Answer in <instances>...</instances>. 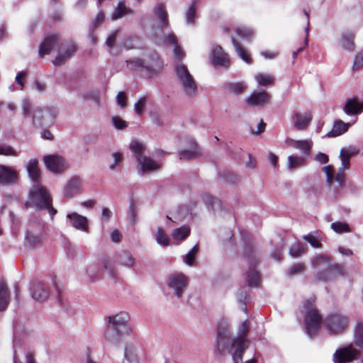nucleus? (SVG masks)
Listing matches in <instances>:
<instances>
[{"mask_svg":"<svg viewBox=\"0 0 363 363\" xmlns=\"http://www.w3.org/2000/svg\"><path fill=\"white\" fill-rule=\"evenodd\" d=\"M198 252L199 245H196L183 257V262L189 267L194 266Z\"/></svg>","mask_w":363,"mask_h":363,"instance_id":"nucleus-40","label":"nucleus"},{"mask_svg":"<svg viewBox=\"0 0 363 363\" xmlns=\"http://www.w3.org/2000/svg\"><path fill=\"white\" fill-rule=\"evenodd\" d=\"M118 30H113L106 38V44L110 52L111 51L114 46Z\"/></svg>","mask_w":363,"mask_h":363,"instance_id":"nucleus-61","label":"nucleus"},{"mask_svg":"<svg viewBox=\"0 0 363 363\" xmlns=\"http://www.w3.org/2000/svg\"><path fill=\"white\" fill-rule=\"evenodd\" d=\"M84 276L86 280L91 282H96L102 279L103 274L99 261L97 263L94 262L86 265Z\"/></svg>","mask_w":363,"mask_h":363,"instance_id":"nucleus-21","label":"nucleus"},{"mask_svg":"<svg viewBox=\"0 0 363 363\" xmlns=\"http://www.w3.org/2000/svg\"><path fill=\"white\" fill-rule=\"evenodd\" d=\"M43 160L46 167L53 173H60L67 167L63 157L57 155L45 156Z\"/></svg>","mask_w":363,"mask_h":363,"instance_id":"nucleus-15","label":"nucleus"},{"mask_svg":"<svg viewBox=\"0 0 363 363\" xmlns=\"http://www.w3.org/2000/svg\"><path fill=\"white\" fill-rule=\"evenodd\" d=\"M303 239L314 247H320L321 246L319 238L313 235L312 234L304 235Z\"/></svg>","mask_w":363,"mask_h":363,"instance_id":"nucleus-59","label":"nucleus"},{"mask_svg":"<svg viewBox=\"0 0 363 363\" xmlns=\"http://www.w3.org/2000/svg\"><path fill=\"white\" fill-rule=\"evenodd\" d=\"M167 13L163 5L160 4V44L172 47L175 58L181 60L184 57L185 53L179 46L175 34L172 30H167Z\"/></svg>","mask_w":363,"mask_h":363,"instance_id":"nucleus-5","label":"nucleus"},{"mask_svg":"<svg viewBox=\"0 0 363 363\" xmlns=\"http://www.w3.org/2000/svg\"><path fill=\"white\" fill-rule=\"evenodd\" d=\"M43 237V225L40 222H38L36 227L31 228L26 231V240L28 244L32 247L39 245L42 241Z\"/></svg>","mask_w":363,"mask_h":363,"instance_id":"nucleus-20","label":"nucleus"},{"mask_svg":"<svg viewBox=\"0 0 363 363\" xmlns=\"http://www.w3.org/2000/svg\"><path fill=\"white\" fill-rule=\"evenodd\" d=\"M311 263L316 267L321 263L330 264V257L326 255H319L312 258Z\"/></svg>","mask_w":363,"mask_h":363,"instance_id":"nucleus-53","label":"nucleus"},{"mask_svg":"<svg viewBox=\"0 0 363 363\" xmlns=\"http://www.w3.org/2000/svg\"><path fill=\"white\" fill-rule=\"evenodd\" d=\"M237 33L241 38L246 39L250 38L254 35V32L252 29L244 26L238 28Z\"/></svg>","mask_w":363,"mask_h":363,"instance_id":"nucleus-56","label":"nucleus"},{"mask_svg":"<svg viewBox=\"0 0 363 363\" xmlns=\"http://www.w3.org/2000/svg\"><path fill=\"white\" fill-rule=\"evenodd\" d=\"M249 341L245 337H237L233 340L232 348L234 350L233 359L234 363H241L242 355L249 347Z\"/></svg>","mask_w":363,"mask_h":363,"instance_id":"nucleus-16","label":"nucleus"},{"mask_svg":"<svg viewBox=\"0 0 363 363\" xmlns=\"http://www.w3.org/2000/svg\"><path fill=\"white\" fill-rule=\"evenodd\" d=\"M58 45L59 38L57 35L52 34L45 37L39 48L40 57H42L45 55H48Z\"/></svg>","mask_w":363,"mask_h":363,"instance_id":"nucleus-24","label":"nucleus"},{"mask_svg":"<svg viewBox=\"0 0 363 363\" xmlns=\"http://www.w3.org/2000/svg\"><path fill=\"white\" fill-rule=\"evenodd\" d=\"M124 335H125V333H122V331L116 328V326H113L109 323L105 330L104 337L108 343L116 345L121 342Z\"/></svg>","mask_w":363,"mask_h":363,"instance_id":"nucleus-29","label":"nucleus"},{"mask_svg":"<svg viewBox=\"0 0 363 363\" xmlns=\"http://www.w3.org/2000/svg\"><path fill=\"white\" fill-rule=\"evenodd\" d=\"M18 180L17 173L13 169L0 165V184L4 186H11L16 183Z\"/></svg>","mask_w":363,"mask_h":363,"instance_id":"nucleus-25","label":"nucleus"},{"mask_svg":"<svg viewBox=\"0 0 363 363\" xmlns=\"http://www.w3.org/2000/svg\"><path fill=\"white\" fill-rule=\"evenodd\" d=\"M246 281L250 286H258L259 284V276L258 272L252 267L249 269L246 274Z\"/></svg>","mask_w":363,"mask_h":363,"instance_id":"nucleus-42","label":"nucleus"},{"mask_svg":"<svg viewBox=\"0 0 363 363\" xmlns=\"http://www.w3.org/2000/svg\"><path fill=\"white\" fill-rule=\"evenodd\" d=\"M137 212L135 203L133 200H131L129 204L128 214V219L130 223L135 224L137 222Z\"/></svg>","mask_w":363,"mask_h":363,"instance_id":"nucleus-50","label":"nucleus"},{"mask_svg":"<svg viewBox=\"0 0 363 363\" xmlns=\"http://www.w3.org/2000/svg\"><path fill=\"white\" fill-rule=\"evenodd\" d=\"M359 354V351L352 345L340 348L333 354L335 363H345L352 361Z\"/></svg>","mask_w":363,"mask_h":363,"instance_id":"nucleus-14","label":"nucleus"},{"mask_svg":"<svg viewBox=\"0 0 363 363\" xmlns=\"http://www.w3.org/2000/svg\"><path fill=\"white\" fill-rule=\"evenodd\" d=\"M21 104L23 118L29 119L33 125L52 123L57 116V111L54 107H36L32 109L28 99H23Z\"/></svg>","mask_w":363,"mask_h":363,"instance_id":"nucleus-2","label":"nucleus"},{"mask_svg":"<svg viewBox=\"0 0 363 363\" xmlns=\"http://www.w3.org/2000/svg\"><path fill=\"white\" fill-rule=\"evenodd\" d=\"M138 39L136 37H129L123 40V46L126 50L133 49L137 44Z\"/></svg>","mask_w":363,"mask_h":363,"instance_id":"nucleus-62","label":"nucleus"},{"mask_svg":"<svg viewBox=\"0 0 363 363\" xmlns=\"http://www.w3.org/2000/svg\"><path fill=\"white\" fill-rule=\"evenodd\" d=\"M363 68V50L358 52L354 59L352 67V71H357Z\"/></svg>","mask_w":363,"mask_h":363,"instance_id":"nucleus-54","label":"nucleus"},{"mask_svg":"<svg viewBox=\"0 0 363 363\" xmlns=\"http://www.w3.org/2000/svg\"><path fill=\"white\" fill-rule=\"evenodd\" d=\"M324 324L330 334L338 335L347 328L349 324V318L344 314L334 313L327 316L324 320Z\"/></svg>","mask_w":363,"mask_h":363,"instance_id":"nucleus-9","label":"nucleus"},{"mask_svg":"<svg viewBox=\"0 0 363 363\" xmlns=\"http://www.w3.org/2000/svg\"><path fill=\"white\" fill-rule=\"evenodd\" d=\"M191 229L189 225H183L172 230V237L176 242L184 240L190 235Z\"/></svg>","mask_w":363,"mask_h":363,"instance_id":"nucleus-37","label":"nucleus"},{"mask_svg":"<svg viewBox=\"0 0 363 363\" xmlns=\"http://www.w3.org/2000/svg\"><path fill=\"white\" fill-rule=\"evenodd\" d=\"M82 192L81 180L79 177L72 178L67 184L64 189L65 197H72Z\"/></svg>","mask_w":363,"mask_h":363,"instance_id":"nucleus-32","label":"nucleus"},{"mask_svg":"<svg viewBox=\"0 0 363 363\" xmlns=\"http://www.w3.org/2000/svg\"><path fill=\"white\" fill-rule=\"evenodd\" d=\"M26 208L35 207L37 210L47 209L51 218L57 213L52 207V199L48 190L40 183L33 184L29 191V201L26 203Z\"/></svg>","mask_w":363,"mask_h":363,"instance_id":"nucleus-3","label":"nucleus"},{"mask_svg":"<svg viewBox=\"0 0 363 363\" xmlns=\"http://www.w3.org/2000/svg\"><path fill=\"white\" fill-rule=\"evenodd\" d=\"M331 228L337 233L350 232V228L346 223L335 222L331 224Z\"/></svg>","mask_w":363,"mask_h":363,"instance_id":"nucleus-52","label":"nucleus"},{"mask_svg":"<svg viewBox=\"0 0 363 363\" xmlns=\"http://www.w3.org/2000/svg\"><path fill=\"white\" fill-rule=\"evenodd\" d=\"M122 154L119 152H115L112 154V157L113 159V162L112 164L109 165V169L111 171H115L117 166H119L121 160H122Z\"/></svg>","mask_w":363,"mask_h":363,"instance_id":"nucleus-58","label":"nucleus"},{"mask_svg":"<svg viewBox=\"0 0 363 363\" xmlns=\"http://www.w3.org/2000/svg\"><path fill=\"white\" fill-rule=\"evenodd\" d=\"M133 11L131 9L125 5L124 1H119L117 6L114 9L111 18L113 20H117L123 17L125 15L133 14Z\"/></svg>","mask_w":363,"mask_h":363,"instance_id":"nucleus-35","label":"nucleus"},{"mask_svg":"<svg viewBox=\"0 0 363 363\" xmlns=\"http://www.w3.org/2000/svg\"><path fill=\"white\" fill-rule=\"evenodd\" d=\"M312 300H308L304 303V307L306 309V315L304 318L305 329L306 333L310 336L315 335L320 328L321 323V316L318 311L313 307Z\"/></svg>","mask_w":363,"mask_h":363,"instance_id":"nucleus-8","label":"nucleus"},{"mask_svg":"<svg viewBox=\"0 0 363 363\" xmlns=\"http://www.w3.org/2000/svg\"><path fill=\"white\" fill-rule=\"evenodd\" d=\"M130 315L125 311H120L116 314L108 317V322L113 326H116L125 334H129L132 332V328L129 324Z\"/></svg>","mask_w":363,"mask_h":363,"instance_id":"nucleus-11","label":"nucleus"},{"mask_svg":"<svg viewBox=\"0 0 363 363\" xmlns=\"http://www.w3.org/2000/svg\"><path fill=\"white\" fill-rule=\"evenodd\" d=\"M228 91L234 95L240 94L246 87L244 82H233L225 85Z\"/></svg>","mask_w":363,"mask_h":363,"instance_id":"nucleus-44","label":"nucleus"},{"mask_svg":"<svg viewBox=\"0 0 363 363\" xmlns=\"http://www.w3.org/2000/svg\"><path fill=\"white\" fill-rule=\"evenodd\" d=\"M354 342L357 346L363 349V323H358L354 330Z\"/></svg>","mask_w":363,"mask_h":363,"instance_id":"nucleus-47","label":"nucleus"},{"mask_svg":"<svg viewBox=\"0 0 363 363\" xmlns=\"http://www.w3.org/2000/svg\"><path fill=\"white\" fill-rule=\"evenodd\" d=\"M30 294L33 299L43 302L48 298L49 290L44 283L36 281L30 287Z\"/></svg>","mask_w":363,"mask_h":363,"instance_id":"nucleus-22","label":"nucleus"},{"mask_svg":"<svg viewBox=\"0 0 363 363\" xmlns=\"http://www.w3.org/2000/svg\"><path fill=\"white\" fill-rule=\"evenodd\" d=\"M76 45L72 41L62 43L58 50L57 55L52 60L55 66H60L68 60L76 52Z\"/></svg>","mask_w":363,"mask_h":363,"instance_id":"nucleus-12","label":"nucleus"},{"mask_svg":"<svg viewBox=\"0 0 363 363\" xmlns=\"http://www.w3.org/2000/svg\"><path fill=\"white\" fill-rule=\"evenodd\" d=\"M311 121V114L308 113H294L291 117V121L295 128L298 130H304L307 128Z\"/></svg>","mask_w":363,"mask_h":363,"instance_id":"nucleus-31","label":"nucleus"},{"mask_svg":"<svg viewBox=\"0 0 363 363\" xmlns=\"http://www.w3.org/2000/svg\"><path fill=\"white\" fill-rule=\"evenodd\" d=\"M250 329V322L247 320L242 322L238 332V337H245L246 338V335Z\"/></svg>","mask_w":363,"mask_h":363,"instance_id":"nucleus-63","label":"nucleus"},{"mask_svg":"<svg viewBox=\"0 0 363 363\" xmlns=\"http://www.w3.org/2000/svg\"><path fill=\"white\" fill-rule=\"evenodd\" d=\"M212 63L214 66L227 68L230 60L226 53H224L220 45H216L212 50Z\"/></svg>","mask_w":363,"mask_h":363,"instance_id":"nucleus-27","label":"nucleus"},{"mask_svg":"<svg viewBox=\"0 0 363 363\" xmlns=\"http://www.w3.org/2000/svg\"><path fill=\"white\" fill-rule=\"evenodd\" d=\"M199 155V148L195 142L192 143V146L190 150H182L179 152L180 158L191 159L196 157Z\"/></svg>","mask_w":363,"mask_h":363,"instance_id":"nucleus-43","label":"nucleus"},{"mask_svg":"<svg viewBox=\"0 0 363 363\" xmlns=\"http://www.w3.org/2000/svg\"><path fill=\"white\" fill-rule=\"evenodd\" d=\"M306 252V247L301 244H295L290 248V255L294 257H297Z\"/></svg>","mask_w":363,"mask_h":363,"instance_id":"nucleus-55","label":"nucleus"},{"mask_svg":"<svg viewBox=\"0 0 363 363\" xmlns=\"http://www.w3.org/2000/svg\"><path fill=\"white\" fill-rule=\"evenodd\" d=\"M343 272L344 268L342 265L330 264L326 271L315 275V279L318 281H327L335 278L337 276L342 275Z\"/></svg>","mask_w":363,"mask_h":363,"instance_id":"nucleus-18","label":"nucleus"},{"mask_svg":"<svg viewBox=\"0 0 363 363\" xmlns=\"http://www.w3.org/2000/svg\"><path fill=\"white\" fill-rule=\"evenodd\" d=\"M28 174L33 184L39 183L40 176V169L38 167V160L33 159L28 161L26 165Z\"/></svg>","mask_w":363,"mask_h":363,"instance_id":"nucleus-33","label":"nucleus"},{"mask_svg":"<svg viewBox=\"0 0 363 363\" xmlns=\"http://www.w3.org/2000/svg\"><path fill=\"white\" fill-rule=\"evenodd\" d=\"M233 44L236 50L238 55L247 63H251V58L246 50L240 45V44L235 41V39H232Z\"/></svg>","mask_w":363,"mask_h":363,"instance_id":"nucleus-46","label":"nucleus"},{"mask_svg":"<svg viewBox=\"0 0 363 363\" xmlns=\"http://www.w3.org/2000/svg\"><path fill=\"white\" fill-rule=\"evenodd\" d=\"M174 71L182 94L188 99L194 98L198 86L187 67L183 63L177 62L174 65Z\"/></svg>","mask_w":363,"mask_h":363,"instance_id":"nucleus-6","label":"nucleus"},{"mask_svg":"<svg viewBox=\"0 0 363 363\" xmlns=\"http://www.w3.org/2000/svg\"><path fill=\"white\" fill-rule=\"evenodd\" d=\"M9 291L3 281H0V311L5 310L9 303Z\"/></svg>","mask_w":363,"mask_h":363,"instance_id":"nucleus-38","label":"nucleus"},{"mask_svg":"<svg viewBox=\"0 0 363 363\" xmlns=\"http://www.w3.org/2000/svg\"><path fill=\"white\" fill-rule=\"evenodd\" d=\"M0 155L17 156V153L12 147L7 145H0Z\"/></svg>","mask_w":363,"mask_h":363,"instance_id":"nucleus-57","label":"nucleus"},{"mask_svg":"<svg viewBox=\"0 0 363 363\" xmlns=\"http://www.w3.org/2000/svg\"><path fill=\"white\" fill-rule=\"evenodd\" d=\"M158 60L157 53H152L144 60L135 58L127 60L126 65L130 69L139 70L143 77L150 78L156 74L154 67L157 65Z\"/></svg>","mask_w":363,"mask_h":363,"instance_id":"nucleus-7","label":"nucleus"},{"mask_svg":"<svg viewBox=\"0 0 363 363\" xmlns=\"http://www.w3.org/2000/svg\"><path fill=\"white\" fill-rule=\"evenodd\" d=\"M152 103L151 97L148 95L141 96L139 100L134 104V110L135 113L140 116L143 113L144 108L147 104Z\"/></svg>","mask_w":363,"mask_h":363,"instance_id":"nucleus-39","label":"nucleus"},{"mask_svg":"<svg viewBox=\"0 0 363 363\" xmlns=\"http://www.w3.org/2000/svg\"><path fill=\"white\" fill-rule=\"evenodd\" d=\"M102 274L106 273L109 279L116 281L119 279V271L116 267V262L113 257L104 256L99 259Z\"/></svg>","mask_w":363,"mask_h":363,"instance_id":"nucleus-13","label":"nucleus"},{"mask_svg":"<svg viewBox=\"0 0 363 363\" xmlns=\"http://www.w3.org/2000/svg\"><path fill=\"white\" fill-rule=\"evenodd\" d=\"M350 126V123H344L338 120L336 121L330 131L327 133L328 137H337L345 133Z\"/></svg>","mask_w":363,"mask_h":363,"instance_id":"nucleus-36","label":"nucleus"},{"mask_svg":"<svg viewBox=\"0 0 363 363\" xmlns=\"http://www.w3.org/2000/svg\"><path fill=\"white\" fill-rule=\"evenodd\" d=\"M354 35L350 31L343 33L340 40V45L345 50L352 52L354 50Z\"/></svg>","mask_w":363,"mask_h":363,"instance_id":"nucleus-34","label":"nucleus"},{"mask_svg":"<svg viewBox=\"0 0 363 363\" xmlns=\"http://www.w3.org/2000/svg\"><path fill=\"white\" fill-rule=\"evenodd\" d=\"M306 266L302 263H297L290 268H289L287 271L288 276H296L298 274H301L305 272Z\"/></svg>","mask_w":363,"mask_h":363,"instance_id":"nucleus-51","label":"nucleus"},{"mask_svg":"<svg viewBox=\"0 0 363 363\" xmlns=\"http://www.w3.org/2000/svg\"><path fill=\"white\" fill-rule=\"evenodd\" d=\"M255 79L259 86H267L274 83V77L270 74L258 73Z\"/></svg>","mask_w":363,"mask_h":363,"instance_id":"nucleus-45","label":"nucleus"},{"mask_svg":"<svg viewBox=\"0 0 363 363\" xmlns=\"http://www.w3.org/2000/svg\"><path fill=\"white\" fill-rule=\"evenodd\" d=\"M117 265L128 269H134L135 259L132 254L126 250L117 252L113 257Z\"/></svg>","mask_w":363,"mask_h":363,"instance_id":"nucleus-23","label":"nucleus"},{"mask_svg":"<svg viewBox=\"0 0 363 363\" xmlns=\"http://www.w3.org/2000/svg\"><path fill=\"white\" fill-rule=\"evenodd\" d=\"M141 362L142 359L136 347L133 344H126L124 349L123 363H141Z\"/></svg>","mask_w":363,"mask_h":363,"instance_id":"nucleus-30","label":"nucleus"},{"mask_svg":"<svg viewBox=\"0 0 363 363\" xmlns=\"http://www.w3.org/2000/svg\"><path fill=\"white\" fill-rule=\"evenodd\" d=\"M196 5L194 2L186 10L185 13L186 23L189 25H193L196 18Z\"/></svg>","mask_w":363,"mask_h":363,"instance_id":"nucleus-48","label":"nucleus"},{"mask_svg":"<svg viewBox=\"0 0 363 363\" xmlns=\"http://www.w3.org/2000/svg\"><path fill=\"white\" fill-rule=\"evenodd\" d=\"M112 122L114 127L118 130H123L128 126V123L119 116H113L112 118Z\"/></svg>","mask_w":363,"mask_h":363,"instance_id":"nucleus-60","label":"nucleus"},{"mask_svg":"<svg viewBox=\"0 0 363 363\" xmlns=\"http://www.w3.org/2000/svg\"><path fill=\"white\" fill-rule=\"evenodd\" d=\"M129 148L138 162V172L140 175L155 171L158 168L157 162L145 155L147 149L145 143L134 139L130 143Z\"/></svg>","mask_w":363,"mask_h":363,"instance_id":"nucleus-4","label":"nucleus"},{"mask_svg":"<svg viewBox=\"0 0 363 363\" xmlns=\"http://www.w3.org/2000/svg\"><path fill=\"white\" fill-rule=\"evenodd\" d=\"M343 110L348 116L357 115L363 112V100L359 101L355 97L347 99Z\"/></svg>","mask_w":363,"mask_h":363,"instance_id":"nucleus-28","label":"nucleus"},{"mask_svg":"<svg viewBox=\"0 0 363 363\" xmlns=\"http://www.w3.org/2000/svg\"><path fill=\"white\" fill-rule=\"evenodd\" d=\"M270 101L269 94L265 91L252 92L247 99L246 103L249 106H263Z\"/></svg>","mask_w":363,"mask_h":363,"instance_id":"nucleus-17","label":"nucleus"},{"mask_svg":"<svg viewBox=\"0 0 363 363\" xmlns=\"http://www.w3.org/2000/svg\"><path fill=\"white\" fill-rule=\"evenodd\" d=\"M358 150L355 147L342 148L340 153L341 167L335 175V183L334 182L333 169L332 166L328 165L323 167V171L326 175L328 187L334 192L338 193L339 188H342L345 179L344 171L350 167V160L351 157L357 154Z\"/></svg>","mask_w":363,"mask_h":363,"instance_id":"nucleus-1","label":"nucleus"},{"mask_svg":"<svg viewBox=\"0 0 363 363\" xmlns=\"http://www.w3.org/2000/svg\"><path fill=\"white\" fill-rule=\"evenodd\" d=\"M189 284V278L182 273L171 274L168 278L167 285L173 291L174 294L181 298Z\"/></svg>","mask_w":363,"mask_h":363,"instance_id":"nucleus-10","label":"nucleus"},{"mask_svg":"<svg viewBox=\"0 0 363 363\" xmlns=\"http://www.w3.org/2000/svg\"><path fill=\"white\" fill-rule=\"evenodd\" d=\"M305 158L303 156L290 155L287 158V168L292 170L304 164Z\"/></svg>","mask_w":363,"mask_h":363,"instance_id":"nucleus-41","label":"nucleus"},{"mask_svg":"<svg viewBox=\"0 0 363 363\" xmlns=\"http://www.w3.org/2000/svg\"><path fill=\"white\" fill-rule=\"evenodd\" d=\"M27 77L28 72L26 71L21 70L17 72L15 77V82L17 84L19 90H23Z\"/></svg>","mask_w":363,"mask_h":363,"instance_id":"nucleus-49","label":"nucleus"},{"mask_svg":"<svg viewBox=\"0 0 363 363\" xmlns=\"http://www.w3.org/2000/svg\"><path fill=\"white\" fill-rule=\"evenodd\" d=\"M286 145L295 149H298L305 156H308L311 153V149L313 146V142L309 140H295L292 138H287L285 140Z\"/></svg>","mask_w":363,"mask_h":363,"instance_id":"nucleus-26","label":"nucleus"},{"mask_svg":"<svg viewBox=\"0 0 363 363\" xmlns=\"http://www.w3.org/2000/svg\"><path fill=\"white\" fill-rule=\"evenodd\" d=\"M203 199L208 208H211L213 210L214 209V205L216 203L219 204V201L217 199L213 198L208 194L204 195Z\"/></svg>","mask_w":363,"mask_h":363,"instance_id":"nucleus-64","label":"nucleus"},{"mask_svg":"<svg viewBox=\"0 0 363 363\" xmlns=\"http://www.w3.org/2000/svg\"><path fill=\"white\" fill-rule=\"evenodd\" d=\"M67 218L69 220L70 225L75 229L87 232L89 230V220L86 216H82L76 212L69 213Z\"/></svg>","mask_w":363,"mask_h":363,"instance_id":"nucleus-19","label":"nucleus"}]
</instances>
